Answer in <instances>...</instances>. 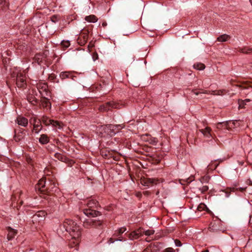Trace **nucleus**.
Listing matches in <instances>:
<instances>
[{"label": "nucleus", "mask_w": 252, "mask_h": 252, "mask_svg": "<svg viewBox=\"0 0 252 252\" xmlns=\"http://www.w3.org/2000/svg\"><path fill=\"white\" fill-rule=\"evenodd\" d=\"M163 252H175V250L172 248H168Z\"/></svg>", "instance_id": "obj_40"}, {"label": "nucleus", "mask_w": 252, "mask_h": 252, "mask_svg": "<svg viewBox=\"0 0 252 252\" xmlns=\"http://www.w3.org/2000/svg\"><path fill=\"white\" fill-rule=\"evenodd\" d=\"M25 75L22 73H18L16 78V85L18 88H24L27 86Z\"/></svg>", "instance_id": "obj_5"}, {"label": "nucleus", "mask_w": 252, "mask_h": 252, "mask_svg": "<svg viewBox=\"0 0 252 252\" xmlns=\"http://www.w3.org/2000/svg\"><path fill=\"white\" fill-rule=\"evenodd\" d=\"M7 230L8 231L7 238L8 240H11L13 239L17 233V230L14 229L10 227H7Z\"/></svg>", "instance_id": "obj_14"}, {"label": "nucleus", "mask_w": 252, "mask_h": 252, "mask_svg": "<svg viewBox=\"0 0 252 252\" xmlns=\"http://www.w3.org/2000/svg\"><path fill=\"white\" fill-rule=\"evenodd\" d=\"M245 100H246V101H250V99H246Z\"/></svg>", "instance_id": "obj_51"}, {"label": "nucleus", "mask_w": 252, "mask_h": 252, "mask_svg": "<svg viewBox=\"0 0 252 252\" xmlns=\"http://www.w3.org/2000/svg\"><path fill=\"white\" fill-rule=\"evenodd\" d=\"M250 87L252 88V86H250Z\"/></svg>", "instance_id": "obj_52"}, {"label": "nucleus", "mask_w": 252, "mask_h": 252, "mask_svg": "<svg viewBox=\"0 0 252 252\" xmlns=\"http://www.w3.org/2000/svg\"><path fill=\"white\" fill-rule=\"evenodd\" d=\"M144 194H148V191H145L143 192Z\"/></svg>", "instance_id": "obj_49"}, {"label": "nucleus", "mask_w": 252, "mask_h": 252, "mask_svg": "<svg viewBox=\"0 0 252 252\" xmlns=\"http://www.w3.org/2000/svg\"><path fill=\"white\" fill-rule=\"evenodd\" d=\"M51 125L55 127H57L59 129H62L63 127V123L55 120H52Z\"/></svg>", "instance_id": "obj_24"}, {"label": "nucleus", "mask_w": 252, "mask_h": 252, "mask_svg": "<svg viewBox=\"0 0 252 252\" xmlns=\"http://www.w3.org/2000/svg\"><path fill=\"white\" fill-rule=\"evenodd\" d=\"M135 231L139 236H141L144 234V230L142 228H139Z\"/></svg>", "instance_id": "obj_38"}, {"label": "nucleus", "mask_w": 252, "mask_h": 252, "mask_svg": "<svg viewBox=\"0 0 252 252\" xmlns=\"http://www.w3.org/2000/svg\"><path fill=\"white\" fill-rule=\"evenodd\" d=\"M126 105L125 102H117L113 101L108 102L105 104L100 105L99 108V111L101 112H107L112 110L113 109H121Z\"/></svg>", "instance_id": "obj_4"}, {"label": "nucleus", "mask_w": 252, "mask_h": 252, "mask_svg": "<svg viewBox=\"0 0 252 252\" xmlns=\"http://www.w3.org/2000/svg\"><path fill=\"white\" fill-rule=\"evenodd\" d=\"M223 91L222 90H218V91H212L211 92L212 95H221L222 94Z\"/></svg>", "instance_id": "obj_36"}, {"label": "nucleus", "mask_w": 252, "mask_h": 252, "mask_svg": "<svg viewBox=\"0 0 252 252\" xmlns=\"http://www.w3.org/2000/svg\"><path fill=\"white\" fill-rule=\"evenodd\" d=\"M26 160L28 163L30 164L32 162V159L30 157H27Z\"/></svg>", "instance_id": "obj_44"}, {"label": "nucleus", "mask_w": 252, "mask_h": 252, "mask_svg": "<svg viewBox=\"0 0 252 252\" xmlns=\"http://www.w3.org/2000/svg\"><path fill=\"white\" fill-rule=\"evenodd\" d=\"M88 37L89 32L88 31H85L82 33L77 39L78 44H79L81 46L85 45L88 41Z\"/></svg>", "instance_id": "obj_9"}, {"label": "nucleus", "mask_w": 252, "mask_h": 252, "mask_svg": "<svg viewBox=\"0 0 252 252\" xmlns=\"http://www.w3.org/2000/svg\"><path fill=\"white\" fill-rule=\"evenodd\" d=\"M85 20L88 22L95 23L97 22L98 19L95 15H90L86 16Z\"/></svg>", "instance_id": "obj_23"}, {"label": "nucleus", "mask_w": 252, "mask_h": 252, "mask_svg": "<svg viewBox=\"0 0 252 252\" xmlns=\"http://www.w3.org/2000/svg\"><path fill=\"white\" fill-rule=\"evenodd\" d=\"M142 138L145 141H149V143L152 144H156L158 142L157 139L151 137L149 134H145L142 136Z\"/></svg>", "instance_id": "obj_17"}, {"label": "nucleus", "mask_w": 252, "mask_h": 252, "mask_svg": "<svg viewBox=\"0 0 252 252\" xmlns=\"http://www.w3.org/2000/svg\"><path fill=\"white\" fill-rule=\"evenodd\" d=\"M140 183L143 186L149 187L157 185L159 183V180L158 178H143L140 179Z\"/></svg>", "instance_id": "obj_6"}, {"label": "nucleus", "mask_w": 252, "mask_h": 252, "mask_svg": "<svg viewBox=\"0 0 252 252\" xmlns=\"http://www.w3.org/2000/svg\"><path fill=\"white\" fill-rule=\"evenodd\" d=\"M239 51L244 54H250L252 51V48L249 47H243L239 49Z\"/></svg>", "instance_id": "obj_29"}, {"label": "nucleus", "mask_w": 252, "mask_h": 252, "mask_svg": "<svg viewBox=\"0 0 252 252\" xmlns=\"http://www.w3.org/2000/svg\"><path fill=\"white\" fill-rule=\"evenodd\" d=\"M208 189H209V187L207 186H204L202 188H200L199 189V190H200V191L202 193H204L206 192Z\"/></svg>", "instance_id": "obj_37"}, {"label": "nucleus", "mask_w": 252, "mask_h": 252, "mask_svg": "<svg viewBox=\"0 0 252 252\" xmlns=\"http://www.w3.org/2000/svg\"><path fill=\"white\" fill-rule=\"evenodd\" d=\"M125 126L124 124L121 125H107L101 126L98 128V131L101 134L102 136H112Z\"/></svg>", "instance_id": "obj_2"}, {"label": "nucleus", "mask_w": 252, "mask_h": 252, "mask_svg": "<svg viewBox=\"0 0 252 252\" xmlns=\"http://www.w3.org/2000/svg\"><path fill=\"white\" fill-rule=\"evenodd\" d=\"M93 46V45H91V44L90 43L89 45H88V48H92Z\"/></svg>", "instance_id": "obj_47"}, {"label": "nucleus", "mask_w": 252, "mask_h": 252, "mask_svg": "<svg viewBox=\"0 0 252 252\" xmlns=\"http://www.w3.org/2000/svg\"><path fill=\"white\" fill-rule=\"evenodd\" d=\"M32 120L33 121V128L32 131H34L35 133H38L42 128V126L41 124L40 120L37 121L36 117H34L32 118Z\"/></svg>", "instance_id": "obj_10"}, {"label": "nucleus", "mask_w": 252, "mask_h": 252, "mask_svg": "<svg viewBox=\"0 0 252 252\" xmlns=\"http://www.w3.org/2000/svg\"><path fill=\"white\" fill-rule=\"evenodd\" d=\"M45 180L44 179H41L35 186V189L41 192H45L47 190V189L45 187Z\"/></svg>", "instance_id": "obj_12"}, {"label": "nucleus", "mask_w": 252, "mask_h": 252, "mask_svg": "<svg viewBox=\"0 0 252 252\" xmlns=\"http://www.w3.org/2000/svg\"><path fill=\"white\" fill-rule=\"evenodd\" d=\"M103 26H105L106 25V23H103L102 24Z\"/></svg>", "instance_id": "obj_50"}, {"label": "nucleus", "mask_w": 252, "mask_h": 252, "mask_svg": "<svg viewBox=\"0 0 252 252\" xmlns=\"http://www.w3.org/2000/svg\"><path fill=\"white\" fill-rule=\"evenodd\" d=\"M101 155L102 157L106 158H110L112 157L110 152L105 149H104L101 151Z\"/></svg>", "instance_id": "obj_31"}, {"label": "nucleus", "mask_w": 252, "mask_h": 252, "mask_svg": "<svg viewBox=\"0 0 252 252\" xmlns=\"http://www.w3.org/2000/svg\"><path fill=\"white\" fill-rule=\"evenodd\" d=\"M16 123L19 125L24 127H26L28 126V120L27 118L22 117L18 116L16 119Z\"/></svg>", "instance_id": "obj_13"}, {"label": "nucleus", "mask_w": 252, "mask_h": 252, "mask_svg": "<svg viewBox=\"0 0 252 252\" xmlns=\"http://www.w3.org/2000/svg\"><path fill=\"white\" fill-rule=\"evenodd\" d=\"M212 91L204 90L202 92H201V93L202 94H211Z\"/></svg>", "instance_id": "obj_43"}, {"label": "nucleus", "mask_w": 252, "mask_h": 252, "mask_svg": "<svg viewBox=\"0 0 252 252\" xmlns=\"http://www.w3.org/2000/svg\"><path fill=\"white\" fill-rule=\"evenodd\" d=\"M126 230V228L121 227L119 229L118 231L119 234H122Z\"/></svg>", "instance_id": "obj_41"}, {"label": "nucleus", "mask_w": 252, "mask_h": 252, "mask_svg": "<svg viewBox=\"0 0 252 252\" xmlns=\"http://www.w3.org/2000/svg\"><path fill=\"white\" fill-rule=\"evenodd\" d=\"M102 221L97 220L96 219H90L87 220L84 222V226L87 228H88L90 226L96 227L97 226H100L102 224Z\"/></svg>", "instance_id": "obj_8"}, {"label": "nucleus", "mask_w": 252, "mask_h": 252, "mask_svg": "<svg viewBox=\"0 0 252 252\" xmlns=\"http://www.w3.org/2000/svg\"><path fill=\"white\" fill-rule=\"evenodd\" d=\"M52 120L49 119V118L46 116H43L41 118V121H42L43 124H44L46 126L51 125Z\"/></svg>", "instance_id": "obj_27"}, {"label": "nucleus", "mask_w": 252, "mask_h": 252, "mask_svg": "<svg viewBox=\"0 0 252 252\" xmlns=\"http://www.w3.org/2000/svg\"><path fill=\"white\" fill-rule=\"evenodd\" d=\"M247 188V187H241V188H235L234 187H232V188H227L225 190H222L221 191L223 192H225V193H226V195H225L226 197H228L230 195L231 191L234 192L236 190H239L241 192H243L246 190Z\"/></svg>", "instance_id": "obj_11"}, {"label": "nucleus", "mask_w": 252, "mask_h": 252, "mask_svg": "<svg viewBox=\"0 0 252 252\" xmlns=\"http://www.w3.org/2000/svg\"><path fill=\"white\" fill-rule=\"evenodd\" d=\"M27 99L30 103L33 105H35L37 103V100L33 94H28Z\"/></svg>", "instance_id": "obj_18"}, {"label": "nucleus", "mask_w": 252, "mask_h": 252, "mask_svg": "<svg viewBox=\"0 0 252 252\" xmlns=\"http://www.w3.org/2000/svg\"><path fill=\"white\" fill-rule=\"evenodd\" d=\"M193 67L197 70H202L205 69V65L202 63H198L193 65Z\"/></svg>", "instance_id": "obj_30"}, {"label": "nucleus", "mask_w": 252, "mask_h": 252, "mask_svg": "<svg viewBox=\"0 0 252 252\" xmlns=\"http://www.w3.org/2000/svg\"><path fill=\"white\" fill-rule=\"evenodd\" d=\"M87 205L89 208L83 210V213L86 216L94 218L101 215L100 212L94 209L97 208V206L98 205V203L96 200L94 199L90 200L88 202Z\"/></svg>", "instance_id": "obj_3"}, {"label": "nucleus", "mask_w": 252, "mask_h": 252, "mask_svg": "<svg viewBox=\"0 0 252 252\" xmlns=\"http://www.w3.org/2000/svg\"><path fill=\"white\" fill-rule=\"evenodd\" d=\"M70 41L69 40H63L62 42V45L65 48H67L70 46Z\"/></svg>", "instance_id": "obj_35"}, {"label": "nucleus", "mask_w": 252, "mask_h": 252, "mask_svg": "<svg viewBox=\"0 0 252 252\" xmlns=\"http://www.w3.org/2000/svg\"><path fill=\"white\" fill-rule=\"evenodd\" d=\"M230 39V36L226 34H224L220 35L217 38V41L219 42H225Z\"/></svg>", "instance_id": "obj_22"}, {"label": "nucleus", "mask_w": 252, "mask_h": 252, "mask_svg": "<svg viewBox=\"0 0 252 252\" xmlns=\"http://www.w3.org/2000/svg\"><path fill=\"white\" fill-rule=\"evenodd\" d=\"M139 237V235H138L135 231L132 232L129 234V238L131 240L137 239Z\"/></svg>", "instance_id": "obj_33"}, {"label": "nucleus", "mask_w": 252, "mask_h": 252, "mask_svg": "<svg viewBox=\"0 0 252 252\" xmlns=\"http://www.w3.org/2000/svg\"><path fill=\"white\" fill-rule=\"evenodd\" d=\"M209 230L211 232H217L219 230L217 223L216 222H211L209 225Z\"/></svg>", "instance_id": "obj_25"}, {"label": "nucleus", "mask_w": 252, "mask_h": 252, "mask_svg": "<svg viewBox=\"0 0 252 252\" xmlns=\"http://www.w3.org/2000/svg\"><path fill=\"white\" fill-rule=\"evenodd\" d=\"M39 142L41 144H46L49 142V138L46 134H41L39 139Z\"/></svg>", "instance_id": "obj_21"}, {"label": "nucleus", "mask_w": 252, "mask_h": 252, "mask_svg": "<svg viewBox=\"0 0 252 252\" xmlns=\"http://www.w3.org/2000/svg\"><path fill=\"white\" fill-rule=\"evenodd\" d=\"M199 131L206 137L209 138L211 136L210 132L211 131V129L210 127H206L204 129H200Z\"/></svg>", "instance_id": "obj_20"}, {"label": "nucleus", "mask_w": 252, "mask_h": 252, "mask_svg": "<svg viewBox=\"0 0 252 252\" xmlns=\"http://www.w3.org/2000/svg\"><path fill=\"white\" fill-rule=\"evenodd\" d=\"M202 252H209L208 250L202 251Z\"/></svg>", "instance_id": "obj_48"}, {"label": "nucleus", "mask_w": 252, "mask_h": 252, "mask_svg": "<svg viewBox=\"0 0 252 252\" xmlns=\"http://www.w3.org/2000/svg\"><path fill=\"white\" fill-rule=\"evenodd\" d=\"M238 86H239L240 88H242V89H246V88H247L246 87H243V86H241V85H239Z\"/></svg>", "instance_id": "obj_46"}, {"label": "nucleus", "mask_w": 252, "mask_h": 252, "mask_svg": "<svg viewBox=\"0 0 252 252\" xmlns=\"http://www.w3.org/2000/svg\"><path fill=\"white\" fill-rule=\"evenodd\" d=\"M155 232V231L153 229H150L147 230H144V234L146 236H150L153 235Z\"/></svg>", "instance_id": "obj_34"}, {"label": "nucleus", "mask_w": 252, "mask_h": 252, "mask_svg": "<svg viewBox=\"0 0 252 252\" xmlns=\"http://www.w3.org/2000/svg\"><path fill=\"white\" fill-rule=\"evenodd\" d=\"M47 213L44 211H39L32 217L33 223L40 222L43 221L46 216Z\"/></svg>", "instance_id": "obj_7"}, {"label": "nucleus", "mask_w": 252, "mask_h": 252, "mask_svg": "<svg viewBox=\"0 0 252 252\" xmlns=\"http://www.w3.org/2000/svg\"><path fill=\"white\" fill-rule=\"evenodd\" d=\"M93 58L94 60H95L97 59V54L96 53L94 54Z\"/></svg>", "instance_id": "obj_45"}, {"label": "nucleus", "mask_w": 252, "mask_h": 252, "mask_svg": "<svg viewBox=\"0 0 252 252\" xmlns=\"http://www.w3.org/2000/svg\"><path fill=\"white\" fill-rule=\"evenodd\" d=\"M60 76L62 80H63V79H65L66 78H72V76L71 75V72L65 71V72H62L60 74Z\"/></svg>", "instance_id": "obj_26"}, {"label": "nucleus", "mask_w": 252, "mask_h": 252, "mask_svg": "<svg viewBox=\"0 0 252 252\" xmlns=\"http://www.w3.org/2000/svg\"><path fill=\"white\" fill-rule=\"evenodd\" d=\"M36 87L40 94L43 92H46L48 90L47 84L45 83H37L36 84Z\"/></svg>", "instance_id": "obj_16"}, {"label": "nucleus", "mask_w": 252, "mask_h": 252, "mask_svg": "<svg viewBox=\"0 0 252 252\" xmlns=\"http://www.w3.org/2000/svg\"><path fill=\"white\" fill-rule=\"evenodd\" d=\"M54 156L55 158L62 161H65L66 160V158L65 156L59 153H55Z\"/></svg>", "instance_id": "obj_28"}, {"label": "nucleus", "mask_w": 252, "mask_h": 252, "mask_svg": "<svg viewBox=\"0 0 252 252\" xmlns=\"http://www.w3.org/2000/svg\"><path fill=\"white\" fill-rule=\"evenodd\" d=\"M63 227L71 236L69 246L74 247L77 246L80 242L81 235V228L77 223L71 220H66L63 223Z\"/></svg>", "instance_id": "obj_1"}, {"label": "nucleus", "mask_w": 252, "mask_h": 252, "mask_svg": "<svg viewBox=\"0 0 252 252\" xmlns=\"http://www.w3.org/2000/svg\"><path fill=\"white\" fill-rule=\"evenodd\" d=\"M234 122H223V123H219L217 125V128L218 129H222L224 128L225 129H228L230 126H232V125H234Z\"/></svg>", "instance_id": "obj_15"}, {"label": "nucleus", "mask_w": 252, "mask_h": 252, "mask_svg": "<svg viewBox=\"0 0 252 252\" xmlns=\"http://www.w3.org/2000/svg\"><path fill=\"white\" fill-rule=\"evenodd\" d=\"M41 105L43 107L46 108L50 105V103L49 100L44 97L41 100Z\"/></svg>", "instance_id": "obj_32"}, {"label": "nucleus", "mask_w": 252, "mask_h": 252, "mask_svg": "<svg viewBox=\"0 0 252 252\" xmlns=\"http://www.w3.org/2000/svg\"><path fill=\"white\" fill-rule=\"evenodd\" d=\"M174 242L177 247H181L182 245L181 242L178 239L175 240Z\"/></svg>", "instance_id": "obj_39"}, {"label": "nucleus", "mask_w": 252, "mask_h": 252, "mask_svg": "<svg viewBox=\"0 0 252 252\" xmlns=\"http://www.w3.org/2000/svg\"><path fill=\"white\" fill-rule=\"evenodd\" d=\"M192 92L195 95H198L199 94H202L201 92L197 91L196 89L192 90Z\"/></svg>", "instance_id": "obj_42"}, {"label": "nucleus", "mask_w": 252, "mask_h": 252, "mask_svg": "<svg viewBox=\"0 0 252 252\" xmlns=\"http://www.w3.org/2000/svg\"><path fill=\"white\" fill-rule=\"evenodd\" d=\"M15 135L14 138L16 142L20 141V140L24 139L25 137V133L23 131H20L18 133L15 131Z\"/></svg>", "instance_id": "obj_19"}]
</instances>
